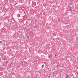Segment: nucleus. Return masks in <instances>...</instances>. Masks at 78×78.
Segmentation results:
<instances>
[{"label": "nucleus", "instance_id": "f257e3e1", "mask_svg": "<svg viewBox=\"0 0 78 78\" xmlns=\"http://www.w3.org/2000/svg\"><path fill=\"white\" fill-rule=\"evenodd\" d=\"M0 71H1L2 73L4 72V68L2 67L0 69Z\"/></svg>", "mask_w": 78, "mask_h": 78}, {"label": "nucleus", "instance_id": "f03ea898", "mask_svg": "<svg viewBox=\"0 0 78 78\" xmlns=\"http://www.w3.org/2000/svg\"><path fill=\"white\" fill-rule=\"evenodd\" d=\"M48 58H49L51 59V58H54V56L53 55H50L49 56H48Z\"/></svg>", "mask_w": 78, "mask_h": 78}, {"label": "nucleus", "instance_id": "7ed1b4c3", "mask_svg": "<svg viewBox=\"0 0 78 78\" xmlns=\"http://www.w3.org/2000/svg\"><path fill=\"white\" fill-rule=\"evenodd\" d=\"M39 26H38L37 25L35 26H34V28L36 29H37V28H39Z\"/></svg>", "mask_w": 78, "mask_h": 78}, {"label": "nucleus", "instance_id": "20e7f679", "mask_svg": "<svg viewBox=\"0 0 78 78\" xmlns=\"http://www.w3.org/2000/svg\"><path fill=\"white\" fill-rule=\"evenodd\" d=\"M69 9L70 11H72V8H71V7H69Z\"/></svg>", "mask_w": 78, "mask_h": 78}, {"label": "nucleus", "instance_id": "39448f33", "mask_svg": "<svg viewBox=\"0 0 78 78\" xmlns=\"http://www.w3.org/2000/svg\"><path fill=\"white\" fill-rule=\"evenodd\" d=\"M68 76H69V75H68L67 74H66V78H68Z\"/></svg>", "mask_w": 78, "mask_h": 78}, {"label": "nucleus", "instance_id": "423d86ee", "mask_svg": "<svg viewBox=\"0 0 78 78\" xmlns=\"http://www.w3.org/2000/svg\"><path fill=\"white\" fill-rule=\"evenodd\" d=\"M44 67V65H42V68H43Z\"/></svg>", "mask_w": 78, "mask_h": 78}, {"label": "nucleus", "instance_id": "0eeeda50", "mask_svg": "<svg viewBox=\"0 0 78 78\" xmlns=\"http://www.w3.org/2000/svg\"><path fill=\"white\" fill-rule=\"evenodd\" d=\"M26 37L27 38H29V36H28V35H27Z\"/></svg>", "mask_w": 78, "mask_h": 78}, {"label": "nucleus", "instance_id": "6e6552de", "mask_svg": "<svg viewBox=\"0 0 78 78\" xmlns=\"http://www.w3.org/2000/svg\"><path fill=\"white\" fill-rule=\"evenodd\" d=\"M33 27H31V30H32V31H33Z\"/></svg>", "mask_w": 78, "mask_h": 78}, {"label": "nucleus", "instance_id": "1a4fd4ad", "mask_svg": "<svg viewBox=\"0 0 78 78\" xmlns=\"http://www.w3.org/2000/svg\"><path fill=\"white\" fill-rule=\"evenodd\" d=\"M39 78V77H38V76H36L35 77V78Z\"/></svg>", "mask_w": 78, "mask_h": 78}, {"label": "nucleus", "instance_id": "9d476101", "mask_svg": "<svg viewBox=\"0 0 78 78\" xmlns=\"http://www.w3.org/2000/svg\"><path fill=\"white\" fill-rule=\"evenodd\" d=\"M0 55L1 56H3V54H1Z\"/></svg>", "mask_w": 78, "mask_h": 78}, {"label": "nucleus", "instance_id": "9b49d317", "mask_svg": "<svg viewBox=\"0 0 78 78\" xmlns=\"http://www.w3.org/2000/svg\"><path fill=\"white\" fill-rule=\"evenodd\" d=\"M12 64V63H11V64H10V65H9V66H11V64Z\"/></svg>", "mask_w": 78, "mask_h": 78}, {"label": "nucleus", "instance_id": "f8f14e48", "mask_svg": "<svg viewBox=\"0 0 78 78\" xmlns=\"http://www.w3.org/2000/svg\"><path fill=\"white\" fill-rule=\"evenodd\" d=\"M8 22L9 21V19H8Z\"/></svg>", "mask_w": 78, "mask_h": 78}, {"label": "nucleus", "instance_id": "ddd939ff", "mask_svg": "<svg viewBox=\"0 0 78 78\" xmlns=\"http://www.w3.org/2000/svg\"><path fill=\"white\" fill-rule=\"evenodd\" d=\"M4 41L5 42H6V40H4Z\"/></svg>", "mask_w": 78, "mask_h": 78}, {"label": "nucleus", "instance_id": "4468645a", "mask_svg": "<svg viewBox=\"0 0 78 78\" xmlns=\"http://www.w3.org/2000/svg\"><path fill=\"white\" fill-rule=\"evenodd\" d=\"M59 37H58V41H59Z\"/></svg>", "mask_w": 78, "mask_h": 78}, {"label": "nucleus", "instance_id": "2eb2a0df", "mask_svg": "<svg viewBox=\"0 0 78 78\" xmlns=\"http://www.w3.org/2000/svg\"><path fill=\"white\" fill-rule=\"evenodd\" d=\"M52 8H54V5H53L52 6Z\"/></svg>", "mask_w": 78, "mask_h": 78}, {"label": "nucleus", "instance_id": "dca6fc26", "mask_svg": "<svg viewBox=\"0 0 78 78\" xmlns=\"http://www.w3.org/2000/svg\"><path fill=\"white\" fill-rule=\"evenodd\" d=\"M11 51V49L9 50V51Z\"/></svg>", "mask_w": 78, "mask_h": 78}, {"label": "nucleus", "instance_id": "f3484780", "mask_svg": "<svg viewBox=\"0 0 78 78\" xmlns=\"http://www.w3.org/2000/svg\"><path fill=\"white\" fill-rule=\"evenodd\" d=\"M21 63H23V62L22 61H21Z\"/></svg>", "mask_w": 78, "mask_h": 78}, {"label": "nucleus", "instance_id": "a211bd4d", "mask_svg": "<svg viewBox=\"0 0 78 78\" xmlns=\"http://www.w3.org/2000/svg\"><path fill=\"white\" fill-rule=\"evenodd\" d=\"M57 56V55L56 54L55 55V56Z\"/></svg>", "mask_w": 78, "mask_h": 78}, {"label": "nucleus", "instance_id": "6ab92c4d", "mask_svg": "<svg viewBox=\"0 0 78 78\" xmlns=\"http://www.w3.org/2000/svg\"><path fill=\"white\" fill-rule=\"evenodd\" d=\"M59 20H60V19H58V21H59Z\"/></svg>", "mask_w": 78, "mask_h": 78}, {"label": "nucleus", "instance_id": "aec40b11", "mask_svg": "<svg viewBox=\"0 0 78 78\" xmlns=\"http://www.w3.org/2000/svg\"><path fill=\"white\" fill-rule=\"evenodd\" d=\"M2 42V41H0V43H1Z\"/></svg>", "mask_w": 78, "mask_h": 78}, {"label": "nucleus", "instance_id": "412c9836", "mask_svg": "<svg viewBox=\"0 0 78 78\" xmlns=\"http://www.w3.org/2000/svg\"><path fill=\"white\" fill-rule=\"evenodd\" d=\"M6 63H8V61L6 62Z\"/></svg>", "mask_w": 78, "mask_h": 78}, {"label": "nucleus", "instance_id": "4be33fe9", "mask_svg": "<svg viewBox=\"0 0 78 78\" xmlns=\"http://www.w3.org/2000/svg\"><path fill=\"white\" fill-rule=\"evenodd\" d=\"M1 8L2 9V7H1Z\"/></svg>", "mask_w": 78, "mask_h": 78}, {"label": "nucleus", "instance_id": "5701e85b", "mask_svg": "<svg viewBox=\"0 0 78 78\" xmlns=\"http://www.w3.org/2000/svg\"><path fill=\"white\" fill-rule=\"evenodd\" d=\"M2 8H3L2 9H4V7Z\"/></svg>", "mask_w": 78, "mask_h": 78}, {"label": "nucleus", "instance_id": "b1692460", "mask_svg": "<svg viewBox=\"0 0 78 78\" xmlns=\"http://www.w3.org/2000/svg\"><path fill=\"white\" fill-rule=\"evenodd\" d=\"M15 20V21H16V20Z\"/></svg>", "mask_w": 78, "mask_h": 78}, {"label": "nucleus", "instance_id": "393cba45", "mask_svg": "<svg viewBox=\"0 0 78 78\" xmlns=\"http://www.w3.org/2000/svg\"><path fill=\"white\" fill-rule=\"evenodd\" d=\"M16 4H17V5L18 3H16Z\"/></svg>", "mask_w": 78, "mask_h": 78}, {"label": "nucleus", "instance_id": "a878e982", "mask_svg": "<svg viewBox=\"0 0 78 78\" xmlns=\"http://www.w3.org/2000/svg\"><path fill=\"white\" fill-rule=\"evenodd\" d=\"M40 14H41V13H40Z\"/></svg>", "mask_w": 78, "mask_h": 78}, {"label": "nucleus", "instance_id": "bb28decb", "mask_svg": "<svg viewBox=\"0 0 78 78\" xmlns=\"http://www.w3.org/2000/svg\"><path fill=\"white\" fill-rule=\"evenodd\" d=\"M59 19H60V18H59Z\"/></svg>", "mask_w": 78, "mask_h": 78}]
</instances>
